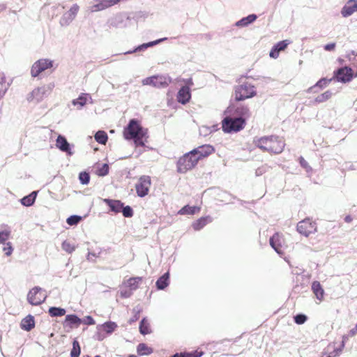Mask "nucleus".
Returning a JSON list of instances; mask_svg holds the SVG:
<instances>
[{
    "mask_svg": "<svg viewBox=\"0 0 357 357\" xmlns=\"http://www.w3.org/2000/svg\"><path fill=\"white\" fill-rule=\"evenodd\" d=\"M123 136L127 140H133L136 146H144L148 138V130L142 126L139 121L132 119L124 128Z\"/></svg>",
    "mask_w": 357,
    "mask_h": 357,
    "instance_id": "f257e3e1",
    "label": "nucleus"
},
{
    "mask_svg": "<svg viewBox=\"0 0 357 357\" xmlns=\"http://www.w3.org/2000/svg\"><path fill=\"white\" fill-rule=\"evenodd\" d=\"M253 144L263 151L271 154L281 153L285 146L284 141L276 135L255 137L253 139Z\"/></svg>",
    "mask_w": 357,
    "mask_h": 357,
    "instance_id": "f03ea898",
    "label": "nucleus"
},
{
    "mask_svg": "<svg viewBox=\"0 0 357 357\" xmlns=\"http://www.w3.org/2000/svg\"><path fill=\"white\" fill-rule=\"evenodd\" d=\"M245 120L242 117H225L222 122V130L226 133L238 132L244 128Z\"/></svg>",
    "mask_w": 357,
    "mask_h": 357,
    "instance_id": "7ed1b4c3",
    "label": "nucleus"
},
{
    "mask_svg": "<svg viewBox=\"0 0 357 357\" xmlns=\"http://www.w3.org/2000/svg\"><path fill=\"white\" fill-rule=\"evenodd\" d=\"M198 158L194 153H190V151L184 154L177 161V172L180 174H185L188 171L194 168L197 162Z\"/></svg>",
    "mask_w": 357,
    "mask_h": 357,
    "instance_id": "20e7f679",
    "label": "nucleus"
},
{
    "mask_svg": "<svg viewBox=\"0 0 357 357\" xmlns=\"http://www.w3.org/2000/svg\"><path fill=\"white\" fill-rule=\"evenodd\" d=\"M54 87V84L53 83H50L47 85L33 89L27 97L28 101H36V102H40L45 97H47L50 94Z\"/></svg>",
    "mask_w": 357,
    "mask_h": 357,
    "instance_id": "39448f33",
    "label": "nucleus"
},
{
    "mask_svg": "<svg viewBox=\"0 0 357 357\" xmlns=\"http://www.w3.org/2000/svg\"><path fill=\"white\" fill-rule=\"evenodd\" d=\"M256 95L255 86L249 83L238 86L235 89V99L237 101L250 98Z\"/></svg>",
    "mask_w": 357,
    "mask_h": 357,
    "instance_id": "423d86ee",
    "label": "nucleus"
},
{
    "mask_svg": "<svg viewBox=\"0 0 357 357\" xmlns=\"http://www.w3.org/2000/svg\"><path fill=\"white\" fill-rule=\"evenodd\" d=\"M46 298L45 291L39 287H34L27 294V301L32 305H39L45 302Z\"/></svg>",
    "mask_w": 357,
    "mask_h": 357,
    "instance_id": "0eeeda50",
    "label": "nucleus"
},
{
    "mask_svg": "<svg viewBox=\"0 0 357 357\" xmlns=\"http://www.w3.org/2000/svg\"><path fill=\"white\" fill-rule=\"evenodd\" d=\"M172 82L169 76L156 75L146 77L142 80L144 85H151L156 88H165Z\"/></svg>",
    "mask_w": 357,
    "mask_h": 357,
    "instance_id": "6e6552de",
    "label": "nucleus"
},
{
    "mask_svg": "<svg viewBox=\"0 0 357 357\" xmlns=\"http://www.w3.org/2000/svg\"><path fill=\"white\" fill-rule=\"evenodd\" d=\"M317 230V223L310 218H305L297 224L298 232L306 237L315 233Z\"/></svg>",
    "mask_w": 357,
    "mask_h": 357,
    "instance_id": "1a4fd4ad",
    "label": "nucleus"
},
{
    "mask_svg": "<svg viewBox=\"0 0 357 357\" xmlns=\"http://www.w3.org/2000/svg\"><path fill=\"white\" fill-rule=\"evenodd\" d=\"M53 66V61L47 59H42L36 61L31 70V76L33 77H38L40 73L49 69Z\"/></svg>",
    "mask_w": 357,
    "mask_h": 357,
    "instance_id": "9d476101",
    "label": "nucleus"
},
{
    "mask_svg": "<svg viewBox=\"0 0 357 357\" xmlns=\"http://www.w3.org/2000/svg\"><path fill=\"white\" fill-rule=\"evenodd\" d=\"M151 184V178L149 176H141L137 183L135 185L137 195L140 197H145L149 193Z\"/></svg>",
    "mask_w": 357,
    "mask_h": 357,
    "instance_id": "9b49d317",
    "label": "nucleus"
},
{
    "mask_svg": "<svg viewBox=\"0 0 357 357\" xmlns=\"http://www.w3.org/2000/svg\"><path fill=\"white\" fill-rule=\"evenodd\" d=\"M130 19L125 14H117L109 20V27L122 29L130 25Z\"/></svg>",
    "mask_w": 357,
    "mask_h": 357,
    "instance_id": "f8f14e48",
    "label": "nucleus"
},
{
    "mask_svg": "<svg viewBox=\"0 0 357 357\" xmlns=\"http://www.w3.org/2000/svg\"><path fill=\"white\" fill-rule=\"evenodd\" d=\"M348 337L345 335L342 337V341L339 347H335L334 344H330L327 346V347L322 352L321 357H336L339 356L342 349L344 347L345 342Z\"/></svg>",
    "mask_w": 357,
    "mask_h": 357,
    "instance_id": "ddd939ff",
    "label": "nucleus"
},
{
    "mask_svg": "<svg viewBox=\"0 0 357 357\" xmlns=\"http://www.w3.org/2000/svg\"><path fill=\"white\" fill-rule=\"evenodd\" d=\"M79 8V7L77 4H74L68 12L65 13L60 19L59 23L61 26H66L69 25L75 18Z\"/></svg>",
    "mask_w": 357,
    "mask_h": 357,
    "instance_id": "4468645a",
    "label": "nucleus"
},
{
    "mask_svg": "<svg viewBox=\"0 0 357 357\" xmlns=\"http://www.w3.org/2000/svg\"><path fill=\"white\" fill-rule=\"evenodd\" d=\"M214 151L215 149L213 146L204 144L190 151V153H194V155H196V158H198V160H199L204 158L208 157Z\"/></svg>",
    "mask_w": 357,
    "mask_h": 357,
    "instance_id": "2eb2a0df",
    "label": "nucleus"
},
{
    "mask_svg": "<svg viewBox=\"0 0 357 357\" xmlns=\"http://www.w3.org/2000/svg\"><path fill=\"white\" fill-rule=\"evenodd\" d=\"M56 146L62 152L66 153L68 155L73 154L72 151L73 145L70 144L66 138L61 135H59L56 139Z\"/></svg>",
    "mask_w": 357,
    "mask_h": 357,
    "instance_id": "dca6fc26",
    "label": "nucleus"
},
{
    "mask_svg": "<svg viewBox=\"0 0 357 357\" xmlns=\"http://www.w3.org/2000/svg\"><path fill=\"white\" fill-rule=\"evenodd\" d=\"M335 76L338 82H348L353 77L352 70L348 67L340 68L335 72Z\"/></svg>",
    "mask_w": 357,
    "mask_h": 357,
    "instance_id": "f3484780",
    "label": "nucleus"
},
{
    "mask_svg": "<svg viewBox=\"0 0 357 357\" xmlns=\"http://www.w3.org/2000/svg\"><path fill=\"white\" fill-rule=\"evenodd\" d=\"M357 12V0H348L341 10V15L348 17Z\"/></svg>",
    "mask_w": 357,
    "mask_h": 357,
    "instance_id": "a211bd4d",
    "label": "nucleus"
},
{
    "mask_svg": "<svg viewBox=\"0 0 357 357\" xmlns=\"http://www.w3.org/2000/svg\"><path fill=\"white\" fill-rule=\"evenodd\" d=\"M191 98L190 87L188 86H182L178 92L177 100L178 102L185 105L188 103Z\"/></svg>",
    "mask_w": 357,
    "mask_h": 357,
    "instance_id": "6ab92c4d",
    "label": "nucleus"
},
{
    "mask_svg": "<svg viewBox=\"0 0 357 357\" xmlns=\"http://www.w3.org/2000/svg\"><path fill=\"white\" fill-rule=\"evenodd\" d=\"M269 241L271 246L278 254L280 255H283V251L282 250V243L283 241L282 236L278 233H275L273 236H271Z\"/></svg>",
    "mask_w": 357,
    "mask_h": 357,
    "instance_id": "aec40b11",
    "label": "nucleus"
},
{
    "mask_svg": "<svg viewBox=\"0 0 357 357\" xmlns=\"http://www.w3.org/2000/svg\"><path fill=\"white\" fill-rule=\"evenodd\" d=\"M166 40H167V38H160V39H158V40H155L153 41H151V42H149L146 43H143V44L137 46V47H135L134 50L125 52L124 54H132L136 52L144 51L146 49H148L149 47H153Z\"/></svg>",
    "mask_w": 357,
    "mask_h": 357,
    "instance_id": "412c9836",
    "label": "nucleus"
},
{
    "mask_svg": "<svg viewBox=\"0 0 357 357\" xmlns=\"http://www.w3.org/2000/svg\"><path fill=\"white\" fill-rule=\"evenodd\" d=\"M89 100L91 103L93 102L92 98L89 93H82L76 99L72 100V104L76 106L77 109H81Z\"/></svg>",
    "mask_w": 357,
    "mask_h": 357,
    "instance_id": "4be33fe9",
    "label": "nucleus"
},
{
    "mask_svg": "<svg viewBox=\"0 0 357 357\" xmlns=\"http://www.w3.org/2000/svg\"><path fill=\"white\" fill-rule=\"evenodd\" d=\"M104 202L109 207L110 211L115 213H120L123 203L120 200L105 199Z\"/></svg>",
    "mask_w": 357,
    "mask_h": 357,
    "instance_id": "5701e85b",
    "label": "nucleus"
},
{
    "mask_svg": "<svg viewBox=\"0 0 357 357\" xmlns=\"http://www.w3.org/2000/svg\"><path fill=\"white\" fill-rule=\"evenodd\" d=\"M34 317L31 314H29L25 318H24L20 324L21 328L26 331H30L32 328H34Z\"/></svg>",
    "mask_w": 357,
    "mask_h": 357,
    "instance_id": "b1692460",
    "label": "nucleus"
},
{
    "mask_svg": "<svg viewBox=\"0 0 357 357\" xmlns=\"http://www.w3.org/2000/svg\"><path fill=\"white\" fill-rule=\"evenodd\" d=\"M312 290L317 300L322 301L324 297V290L318 281H314L312 284Z\"/></svg>",
    "mask_w": 357,
    "mask_h": 357,
    "instance_id": "393cba45",
    "label": "nucleus"
},
{
    "mask_svg": "<svg viewBox=\"0 0 357 357\" xmlns=\"http://www.w3.org/2000/svg\"><path fill=\"white\" fill-rule=\"evenodd\" d=\"M82 323V319L75 314H68L66 317L64 325L73 328L74 326H78Z\"/></svg>",
    "mask_w": 357,
    "mask_h": 357,
    "instance_id": "a878e982",
    "label": "nucleus"
},
{
    "mask_svg": "<svg viewBox=\"0 0 357 357\" xmlns=\"http://www.w3.org/2000/svg\"><path fill=\"white\" fill-rule=\"evenodd\" d=\"M169 284V273L167 272L160 276L156 281L155 285L158 289L163 290Z\"/></svg>",
    "mask_w": 357,
    "mask_h": 357,
    "instance_id": "bb28decb",
    "label": "nucleus"
},
{
    "mask_svg": "<svg viewBox=\"0 0 357 357\" xmlns=\"http://www.w3.org/2000/svg\"><path fill=\"white\" fill-rule=\"evenodd\" d=\"M118 327L117 324L115 322L113 321H107L104 323L102 325H99L98 326V330L99 331H104L107 334H111L112 333L116 328Z\"/></svg>",
    "mask_w": 357,
    "mask_h": 357,
    "instance_id": "cd10ccee",
    "label": "nucleus"
},
{
    "mask_svg": "<svg viewBox=\"0 0 357 357\" xmlns=\"http://www.w3.org/2000/svg\"><path fill=\"white\" fill-rule=\"evenodd\" d=\"M212 222V218L210 216L202 217L198 219L197 221L193 222L192 228L195 231H199L202 229L204 226H206L208 223Z\"/></svg>",
    "mask_w": 357,
    "mask_h": 357,
    "instance_id": "c85d7f7f",
    "label": "nucleus"
},
{
    "mask_svg": "<svg viewBox=\"0 0 357 357\" xmlns=\"http://www.w3.org/2000/svg\"><path fill=\"white\" fill-rule=\"evenodd\" d=\"M257 15L255 14H251L245 17H243L240 20L237 21L235 23V26L238 27H245L255 22L257 19Z\"/></svg>",
    "mask_w": 357,
    "mask_h": 357,
    "instance_id": "c756f323",
    "label": "nucleus"
},
{
    "mask_svg": "<svg viewBox=\"0 0 357 357\" xmlns=\"http://www.w3.org/2000/svg\"><path fill=\"white\" fill-rule=\"evenodd\" d=\"M37 196V192L33 191L29 195H26L20 199V202L23 206H32L36 200Z\"/></svg>",
    "mask_w": 357,
    "mask_h": 357,
    "instance_id": "7c9ffc66",
    "label": "nucleus"
},
{
    "mask_svg": "<svg viewBox=\"0 0 357 357\" xmlns=\"http://www.w3.org/2000/svg\"><path fill=\"white\" fill-rule=\"evenodd\" d=\"M235 114L238 116V117H242L244 119L250 116V112L249 108L245 105H240L236 107L235 109Z\"/></svg>",
    "mask_w": 357,
    "mask_h": 357,
    "instance_id": "2f4dec72",
    "label": "nucleus"
},
{
    "mask_svg": "<svg viewBox=\"0 0 357 357\" xmlns=\"http://www.w3.org/2000/svg\"><path fill=\"white\" fill-rule=\"evenodd\" d=\"M137 352L139 356H147L151 354L153 352V349L148 347L145 343H140L137 347Z\"/></svg>",
    "mask_w": 357,
    "mask_h": 357,
    "instance_id": "473e14b6",
    "label": "nucleus"
},
{
    "mask_svg": "<svg viewBox=\"0 0 357 357\" xmlns=\"http://www.w3.org/2000/svg\"><path fill=\"white\" fill-rule=\"evenodd\" d=\"M142 280V277H133L128 279L126 282V287L132 291L136 290L138 288L139 283Z\"/></svg>",
    "mask_w": 357,
    "mask_h": 357,
    "instance_id": "72a5a7b5",
    "label": "nucleus"
},
{
    "mask_svg": "<svg viewBox=\"0 0 357 357\" xmlns=\"http://www.w3.org/2000/svg\"><path fill=\"white\" fill-rule=\"evenodd\" d=\"M94 137L96 141L100 144H105L108 139L107 134L103 130H98Z\"/></svg>",
    "mask_w": 357,
    "mask_h": 357,
    "instance_id": "f704fd0d",
    "label": "nucleus"
},
{
    "mask_svg": "<svg viewBox=\"0 0 357 357\" xmlns=\"http://www.w3.org/2000/svg\"><path fill=\"white\" fill-rule=\"evenodd\" d=\"M48 313L52 317H62L66 314V310L61 307H51L49 308Z\"/></svg>",
    "mask_w": 357,
    "mask_h": 357,
    "instance_id": "c9c22d12",
    "label": "nucleus"
},
{
    "mask_svg": "<svg viewBox=\"0 0 357 357\" xmlns=\"http://www.w3.org/2000/svg\"><path fill=\"white\" fill-rule=\"evenodd\" d=\"M139 332L142 335H147L151 333L149 324L146 318H143L139 323Z\"/></svg>",
    "mask_w": 357,
    "mask_h": 357,
    "instance_id": "e433bc0d",
    "label": "nucleus"
},
{
    "mask_svg": "<svg viewBox=\"0 0 357 357\" xmlns=\"http://www.w3.org/2000/svg\"><path fill=\"white\" fill-rule=\"evenodd\" d=\"M9 86L6 82V77L3 74H0V99L5 95Z\"/></svg>",
    "mask_w": 357,
    "mask_h": 357,
    "instance_id": "4c0bfd02",
    "label": "nucleus"
},
{
    "mask_svg": "<svg viewBox=\"0 0 357 357\" xmlns=\"http://www.w3.org/2000/svg\"><path fill=\"white\" fill-rule=\"evenodd\" d=\"M199 210V208L196 206H185L179 211L178 214L181 215H193Z\"/></svg>",
    "mask_w": 357,
    "mask_h": 357,
    "instance_id": "58836bf2",
    "label": "nucleus"
},
{
    "mask_svg": "<svg viewBox=\"0 0 357 357\" xmlns=\"http://www.w3.org/2000/svg\"><path fill=\"white\" fill-rule=\"evenodd\" d=\"M3 227H6V229L0 231V244L6 243V241L10 238V229L8 226L5 225Z\"/></svg>",
    "mask_w": 357,
    "mask_h": 357,
    "instance_id": "ea45409f",
    "label": "nucleus"
},
{
    "mask_svg": "<svg viewBox=\"0 0 357 357\" xmlns=\"http://www.w3.org/2000/svg\"><path fill=\"white\" fill-rule=\"evenodd\" d=\"M331 96H332L331 91H326L324 93H321V95H319L314 99V102L315 103L324 102L328 100L329 98H331Z\"/></svg>",
    "mask_w": 357,
    "mask_h": 357,
    "instance_id": "a19ab883",
    "label": "nucleus"
},
{
    "mask_svg": "<svg viewBox=\"0 0 357 357\" xmlns=\"http://www.w3.org/2000/svg\"><path fill=\"white\" fill-rule=\"evenodd\" d=\"M81 349L77 340H74L73 342V349L70 351L71 357H79L80 355Z\"/></svg>",
    "mask_w": 357,
    "mask_h": 357,
    "instance_id": "79ce46f5",
    "label": "nucleus"
},
{
    "mask_svg": "<svg viewBox=\"0 0 357 357\" xmlns=\"http://www.w3.org/2000/svg\"><path fill=\"white\" fill-rule=\"evenodd\" d=\"M331 79H327L326 78H321L316 83L314 86L310 87L308 89V91H312L316 87L324 88L331 82Z\"/></svg>",
    "mask_w": 357,
    "mask_h": 357,
    "instance_id": "37998d69",
    "label": "nucleus"
},
{
    "mask_svg": "<svg viewBox=\"0 0 357 357\" xmlns=\"http://www.w3.org/2000/svg\"><path fill=\"white\" fill-rule=\"evenodd\" d=\"M82 220V217L77 215H73L67 218L66 222L69 225H77Z\"/></svg>",
    "mask_w": 357,
    "mask_h": 357,
    "instance_id": "c03bdc74",
    "label": "nucleus"
},
{
    "mask_svg": "<svg viewBox=\"0 0 357 357\" xmlns=\"http://www.w3.org/2000/svg\"><path fill=\"white\" fill-rule=\"evenodd\" d=\"M79 180L83 185H87L90 181V175L86 172H80L79 174Z\"/></svg>",
    "mask_w": 357,
    "mask_h": 357,
    "instance_id": "a18cd8bd",
    "label": "nucleus"
},
{
    "mask_svg": "<svg viewBox=\"0 0 357 357\" xmlns=\"http://www.w3.org/2000/svg\"><path fill=\"white\" fill-rule=\"evenodd\" d=\"M61 246L62 249L68 253H72L75 249V247L68 241H64Z\"/></svg>",
    "mask_w": 357,
    "mask_h": 357,
    "instance_id": "49530a36",
    "label": "nucleus"
},
{
    "mask_svg": "<svg viewBox=\"0 0 357 357\" xmlns=\"http://www.w3.org/2000/svg\"><path fill=\"white\" fill-rule=\"evenodd\" d=\"M121 212H122L123 215L126 218H131L133 215V210L130 206H124L123 204Z\"/></svg>",
    "mask_w": 357,
    "mask_h": 357,
    "instance_id": "de8ad7c7",
    "label": "nucleus"
},
{
    "mask_svg": "<svg viewBox=\"0 0 357 357\" xmlns=\"http://www.w3.org/2000/svg\"><path fill=\"white\" fill-rule=\"evenodd\" d=\"M294 319L297 324H303L306 321L307 316L303 314H298L294 316Z\"/></svg>",
    "mask_w": 357,
    "mask_h": 357,
    "instance_id": "09e8293b",
    "label": "nucleus"
},
{
    "mask_svg": "<svg viewBox=\"0 0 357 357\" xmlns=\"http://www.w3.org/2000/svg\"><path fill=\"white\" fill-rule=\"evenodd\" d=\"M109 173V166L107 164H103L101 167L98 169V174L100 176H105Z\"/></svg>",
    "mask_w": 357,
    "mask_h": 357,
    "instance_id": "8fccbe9b",
    "label": "nucleus"
},
{
    "mask_svg": "<svg viewBox=\"0 0 357 357\" xmlns=\"http://www.w3.org/2000/svg\"><path fill=\"white\" fill-rule=\"evenodd\" d=\"M299 162L302 167H303L307 172H312V167L308 165V162L303 158H299Z\"/></svg>",
    "mask_w": 357,
    "mask_h": 357,
    "instance_id": "3c124183",
    "label": "nucleus"
},
{
    "mask_svg": "<svg viewBox=\"0 0 357 357\" xmlns=\"http://www.w3.org/2000/svg\"><path fill=\"white\" fill-rule=\"evenodd\" d=\"M141 308L139 307H136L133 309V317L130 319V323H132L136 321L139 318V314L141 312Z\"/></svg>",
    "mask_w": 357,
    "mask_h": 357,
    "instance_id": "603ef678",
    "label": "nucleus"
},
{
    "mask_svg": "<svg viewBox=\"0 0 357 357\" xmlns=\"http://www.w3.org/2000/svg\"><path fill=\"white\" fill-rule=\"evenodd\" d=\"M5 245L6 246L3 248V250L5 252V255L6 256L11 255L13 251L12 243L10 242H7Z\"/></svg>",
    "mask_w": 357,
    "mask_h": 357,
    "instance_id": "864d4df0",
    "label": "nucleus"
},
{
    "mask_svg": "<svg viewBox=\"0 0 357 357\" xmlns=\"http://www.w3.org/2000/svg\"><path fill=\"white\" fill-rule=\"evenodd\" d=\"M132 294V291L129 289H121L120 290V295L122 298H129L131 296V295Z\"/></svg>",
    "mask_w": 357,
    "mask_h": 357,
    "instance_id": "5fc2aeb1",
    "label": "nucleus"
},
{
    "mask_svg": "<svg viewBox=\"0 0 357 357\" xmlns=\"http://www.w3.org/2000/svg\"><path fill=\"white\" fill-rule=\"evenodd\" d=\"M58 8L59 6L54 5L48 8V15L51 18H53L54 16L57 15V13L56 11L58 9Z\"/></svg>",
    "mask_w": 357,
    "mask_h": 357,
    "instance_id": "6e6d98bb",
    "label": "nucleus"
},
{
    "mask_svg": "<svg viewBox=\"0 0 357 357\" xmlns=\"http://www.w3.org/2000/svg\"><path fill=\"white\" fill-rule=\"evenodd\" d=\"M287 45L288 43H287L286 40H282L278 43L273 47H275L279 52H280L282 50H284L287 47Z\"/></svg>",
    "mask_w": 357,
    "mask_h": 357,
    "instance_id": "4d7b16f0",
    "label": "nucleus"
},
{
    "mask_svg": "<svg viewBox=\"0 0 357 357\" xmlns=\"http://www.w3.org/2000/svg\"><path fill=\"white\" fill-rule=\"evenodd\" d=\"M279 52H280L275 47H273V48L270 51L269 56L271 58L277 59L279 56Z\"/></svg>",
    "mask_w": 357,
    "mask_h": 357,
    "instance_id": "13d9d810",
    "label": "nucleus"
},
{
    "mask_svg": "<svg viewBox=\"0 0 357 357\" xmlns=\"http://www.w3.org/2000/svg\"><path fill=\"white\" fill-rule=\"evenodd\" d=\"M335 43H332L326 44L324 48L326 51H333L335 50Z\"/></svg>",
    "mask_w": 357,
    "mask_h": 357,
    "instance_id": "bf43d9fd",
    "label": "nucleus"
},
{
    "mask_svg": "<svg viewBox=\"0 0 357 357\" xmlns=\"http://www.w3.org/2000/svg\"><path fill=\"white\" fill-rule=\"evenodd\" d=\"M172 357H196V356H194L193 354H192V353H187V354L184 353V354H176L174 356H172Z\"/></svg>",
    "mask_w": 357,
    "mask_h": 357,
    "instance_id": "052dcab7",
    "label": "nucleus"
},
{
    "mask_svg": "<svg viewBox=\"0 0 357 357\" xmlns=\"http://www.w3.org/2000/svg\"><path fill=\"white\" fill-rule=\"evenodd\" d=\"M211 130L209 129V128L203 126L200 128V133L204 135H207L208 133L211 132Z\"/></svg>",
    "mask_w": 357,
    "mask_h": 357,
    "instance_id": "680f3d73",
    "label": "nucleus"
},
{
    "mask_svg": "<svg viewBox=\"0 0 357 357\" xmlns=\"http://www.w3.org/2000/svg\"><path fill=\"white\" fill-rule=\"evenodd\" d=\"M84 324H86L87 325H93V324H95V321H94V319H93L92 317L87 316V317H86V319L84 321Z\"/></svg>",
    "mask_w": 357,
    "mask_h": 357,
    "instance_id": "e2e57ef3",
    "label": "nucleus"
},
{
    "mask_svg": "<svg viewBox=\"0 0 357 357\" xmlns=\"http://www.w3.org/2000/svg\"><path fill=\"white\" fill-rule=\"evenodd\" d=\"M357 333V322L354 328L349 331V335L354 336Z\"/></svg>",
    "mask_w": 357,
    "mask_h": 357,
    "instance_id": "0e129e2a",
    "label": "nucleus"
},
{
    "mask_svg": "<svg viewBox=\"0 0 357 357\" xmlns=\"http://www.w3.org/2000/svg\"><path fill=\"white\" fill-rule=\"evenodd\" d=\"M185 83L189 86H192L193 85V82H192V79H188L186 81H185Z\"/></svg>",
    "mask_w": 357,
    "mask_h": 357,
    "instance_id": "69168bd1",
    "label": "nucleus"
},
{
    "mask_svg": "<svg viewBox=\"0 0 357 357\" xmlns=\"http://www.w3.org/2000/svg\"><path fill=\"white\" fill-rule=\"evenodd\" d=\"M91 256L96 257V255L93 252H89L88 256H87V259L90 261Z\"/></svg>",
    "mask_w": 357,
    "mask_h": 357,
    "instance_id": "338daca9",
    "label": "nucleus"
},
{
    "mask_svg": "<svg viewBox=\"0 0 357 357\" xmlns=\"http://www.w3.org/2000/svg\"><path fill=\"white\" fill-rule=\"evenodd\" d=\"M351 220L352 219H351V216H349V215L346 216L344 218V220L347 222H350L351 221Z\"/></svg>",
    "mask_w": 357,
    "mask_h": 357,
    "instance_id": "774afa93",
    "label": "nucleus"
}]
</instances>
